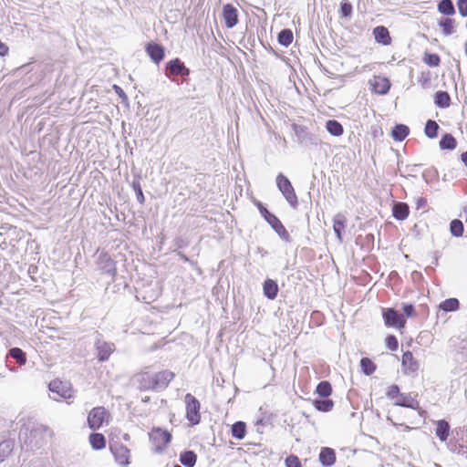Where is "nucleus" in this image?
I'll return each mask as SVG.
<instances>
[{
  "label": "nucleus",
  "instance_id": "nucleus-21",
  "mask_svg": "<svg viewBox=\"0 0 467 467\" xmlns=\"http://www.w3.org/2000/svg\"><path fill=\"white\" fill-rule=\"evenodd\" d=\"M402 367L405 369V372H415L419 365L417 361L414 359L411 352L407 351L402 355Z\"/></svg>",
  "mask_w": 467,
  "mask_h": 467
},
{
  "label": "nucleus",
  "instance_id": "nucleus-47",
  "mask_svg": "<svg viewBox=\"0 0 467 467\" xmlns=\"http://www.w3.org/2000/svg\"><path fill=\"white\" fill-rule=\"evenodd\" d=\"M285 465L286 467H302L298 457L296 455H289L286 457Z\"/></svg>",
  "mask_w": 467,
  "mask_h": 467
},
{
  "label": "nucleus",
  "instance_id": "nucleus-35",
  "mask_svg": "<svg viewBox=\"0 0 467 467\" xmlns=\"http://www.w3.org/2000/svg\"><path fill=\"white\" fill-rule=\"evenodd\" d=\"M440 13L447 16H451L455 13V8L451 0H441L438 5Z\"/></svg>",
  "mask_w": 467,
  "mask_h": 467
},
{
  "label": "nucleus",
  "instance_id": "nucleus-53",
  "mask_svg": "<svg viewBox=\"0 0 467 467\" xmlns=\"http://www.w3.org/2000/svg\"><path fill=\"white\" fill-rule=\"evenodd\" d=\"M123 440H125V441H130V435H129L128 433H125V434L123 435Z\"/></svg>",
  "mask_w": 467,
  "mask_h": 467
},
{
  "label": "nucleus",
  "instance_id": "nucleus-2",
  "mask_svg": "<svg viewBox=\"0 0 467 467\" xmlns=\"http://www.w3.org/2000/svg\"><path fill=\"white\" fill-rule=\"evenodd\" d=\"M258 209L260 211L261 215L265 218V220L272 226L275 232L282 238L284 241L288 242L290 239V235L281 221L273 213H271L262 203H258Z\"/></svg>",
  "mask_w": 467,
  "mask_h": 467
},
{
  "label": "nucleus",
  "instance_id": "nucleus-46",
  "mask_svg": "<svg viewBox=\"0 0 467 467\" xmlns=\"http://www.w3.org/2000/svg\"><path fill=\"white\" fill-rule=\"evenodd\" d=\"M132 186H133V189H134V191L136 192L137 201L140 204L144 203L145 198H144V195H143V192H142V190H141L140 182H134Z\"/></svg>",
  "mask_w": 467,
  "mask_h": 467
},
{
  "label": "nucleus",
  "instance_id": "nucleus-3",
  "mask_svg": "<svg viewBox=\"0 0 467 467\" xmlns=\"http://www.w3.org/2000/svg\"><path fill=\"white\" fill-rule=\"evenodd\" d=\"M276 185L287 202L291 206L296 207L297 205V197L290 181L285 175L279 173L276 177Z\"/></svg>",
  "mask_w": 467,
  "mask_h": 467
},
{
  "label": "nucleus",
  "instance_id": "nucleus-37",
  "mask_svg": "<svg viewBox=\"0 0 467 467\" xmlns=\"http://www.w3.org/2000/svg\"><path fill=\"white\" fill-rule=\"evenodd\" d=\"M439 125L436 121L429 119L426 122L424 132L430 139H434L438 136Z\"/></svg>",
  "mask_w": 467,
  "mask_h": 467
},
{
  "label": "nucleus",
  "instance_id": "nucleus-29",
  "mask_svg": "<svg viewBox=\"0 0 467 467\" xmlns=\"http://www.w3.org/2000/svg\"><path fill=\"white\" fill-rule=\"evenodd\" d=\"M8 357L14 358L19 366L26 363V355L19 348H12L8 351Z\"/></svg>",
  "mask_w": 467,
  "mask_h": 467
},
{
  "label": "nucleus",
  "instance_id": "nucleus-16",
  "mask_svg": "<svg viewBox=\"0 0 467 467\" xmlns=\"http://www.w3.org/2000/svg\"><path fill=\"white\" fill-rule=\"evenodd\" d=\"M372 90L379 95H385L390 88V82L387 78L375 77L371 82Z\"/></svg>",
  "mask_w": 467,
  "mask_h": 467
},
{
  "label": "nucleus",
  "instance_id": "nucleus-55",
  "mask_svg": "<svg viewBox=\"0 0 467 467\" xmlns=\"http://www.w3.org/2000/svg\"><path fill=\"white\" fill-rule=\"evenodd\" d=\"M9 369H10L11 371H14V372H15V371H16V369L15 368H10Z\"/></svg>",
  "mask_w": 467,
  "mask_h": 467
},
{
  "label": "nucleus",
  "instance_id": "nucleus-33",
  "mask_svg": "<svg viewBox=\"0 0 467 467\" xmlns=\"http://www.w3.org/2000/svg\"><path fill=\"white\" fill-rule=\"evenodd\" d=\"M439 307L445 312L456 311L460 307V302L457 298L451 297L442 301Z\"/></svg>",
  "mask_w": 467,
  "mask_h": 467
},
{
  "label": "nucleus",
  "instance_id": "nucleus-34",
  "mask_svg": "<svg viewBox=\"0 0 467 467\" xmlns=\"http://www.w3.org/2000/svg\"><path fill=\"white\" fill-rule=\"evenodd\" d=\"M246 433V426L243 421H237L232 426V435L234 438L242 440L244 438Z\"/></svg>",
  "mask_w": 467,
  "mask_h": 467
},
{
  "label": "nucleus",
  "instance_id": "nucleus-9",
  "mask_svg": "<svg viewBox=\"0 0 467 467\" xmlns=\"http://www.w3.org/2000/svg\"><path fill=\"white\" fill-rule=\"evenodd\" d=\"M98 267L104 273L112 277H115L117 270L114 260L107 254L101 253L98 257Z\"/></svg>",
  "mask_w": 467,
  "mask_h": 467
},
{
  "label": "nucleus",
  "instance_id": "nucleus-36",
  "mask_svg": "<svg viewBox=\"0 0 467 467\" xmlns=\"http://www.w3.org/2000/svg\"><path fill=\"white\" fill-rule=\"evenodd\" d=\"M313 403H314L315 408L317 410L323 411V412L330 411L333 409V406H334L333 400H331L329 399L315 400Z\"/></svg>",
  "mask_w": 467,
  "mask_h": 467
},
{
  "label": "nucleus",
  "instance_id": "nucleus-5",
  "mask_svg": "<svg viewBox=\"0 0 467 467\" xmlns=\"http://www.w3.org/2000/svg\"><path fill=\"white\" fill-rule=\"evenodd\" d=\"M186 403V418L192 424L196 425L201 420L200 415V402L199 400L190 393H187L184 397Z\"/></svg>",
  "mask_w": 467,
  "mask_h": 467
},
{
  "label": "nucleus",
  "instance_id": "nucleus-12",
  "mask_svg": "<svg viewBox=\"0 0 467 467\" xmlns=\"http://www.w3.org/2000/svg\"><path fill=\"white\" fill-rule=\"evenodd\" d=\"M109 448L115 457V460L119 464L127 465L130 463V450L126 446L119 442H115L111 443Z\"/></svg>",
  "mask_w": 467,
  "mask_h": 467
},
{
  "label": "nucleus",
  "instance_id": "nucleus-45",
  "mask_svg": "<svg viewBox=\"0 0 467 467\" xmlns=\"http://www.w3.org/2000/svg\"><path fill=\"white\" fill-rule=\"evenodd\" d=\"M386 346L389 349L394 351L398 349L399 343L398 339L395 336L389 335L386 337L385 340Z\"/></svg>",
  "mask_w": 467,
  "mask_h": 467
},
{
  "label": "nucleus",
  "instance_id": "nucleus-49",
  "mask_svg": "<svg viewBox=\"0 0 467 467\" xmlns=\"http://www.w3.org/2000/svg\"><path fill=\"white\" fill-rule=\"evenodd\" d=\"M403 312L407 317H412L415 314V309H414L413 305H411V304L404 305Z\"/></svg>",
  "mask_w": 467,
  "mask_h": 467
},
{
  "label": "nucleus",
  "instance_id": "nucleus-6",
  "mask_svg": "<svg viewBox=\"0 0 467 467\" xmlns=\"http://www.w3.org/2000/svg\"><path fill=\"white\" fill-rule=\"evenodd\" d=\"M150 439L155 447V451L161 452L171 440V434L161 428H156L150 433Z\"/></svg>",
  "mask_w": 467,
  "mask_h": 467
},
{
  "label": "nucleus",
  "instance_id": "nucleus-7",
  "mask_svg": "<svg viewBox=\"0 0 467 467\" xmlns=\"http://www.w3.org/2000/svg\"><path fill=\"white\" fill-rule=\"evenodd\" d=\"M165 75L173 80L172 77L181 76L187 77L190 75V69L185 67L180 58H174L167 62Z\"/></svg>",
  "mask_w": 467,
  "mask_h": 467
},
{
  "label": "nucleus",
  "instance_id": "nucleus-24",
  "mask_svg": "<svg viewBox=\"0 0 467 467\" xmlns=\"http://www.w3.org/2000/svg\"><path fill=\"white\" fill-rule=\"evenodd\" d=\"M450 425L445 420L437 421L436 435L441 441H445L449 436Z\"/></svg>",
  "mask_w": 467,
  "mask_h": 467
},
{
  "label": "nucleus",
  "instance_id": "nucleus-17",
  "mask_svg": "<svg viewBox=\"0 0 467 467\" xmlns=\"http://www.w3.org/2000/svg\"><path fill=\"white\" fill-rule=\"evenodd\" d=\"M146 52L156 64H159L164 57V48L159 44L149 43L146 46Z\"/></svg>",
  "mask_w": 467,
  "mask_h": 467
},
{
  "label": "nucleus",
  "instance_id": "nucleus-43",
  "mask_svg": "<svg viewBox=\"0 0 467 467\" xmlns=\"http://www.w3.org/2000/svg\"><path fill=\"white\" fill-rule=\"evenodd\" d=\"M340 14L343 17H349L352 14V5L348 0H342L340 3Z\"/></svg>",
  "mask_w": 467,
  "mask_h": 467
},
{
  "label": "nucleus",
  "instance_id": "nucleus-40",
  "mask_svg": "<svg viewBox=\"0 0 467 467\" xmlns=\"http://www.w3.org/2000/svg\"><path fill=\"white\" fill-rule=\"evenodd\" d=\"M360 367L363 373L367 376L372 375L376 370V365L368 358H361Z\"/></svg>",
  "mask_w": 467,
  "mask_h": 467
},
{
  "label": "nucleus",
  "instance_id": "nucleus-14",
  "mask_svg": "<svg viewBox=\"0 0 467 467\" xmlns=\"http://www.w3.org/2000/svg\"><path fill=\"white\" fill-rule=\"evenodd\" d=\"M318 458L324 467H331L337 460L335 450L329 447H322Z\"/></svg>",
  "mask_w": 467,
  "mask_h": 467
},
{
  "label": "nucleus",
  "instance_id": "nucleus-31",
  "mask_svg": "<svg viewBox=\"0 0 467 467\" xmlns=\"http://www.w3.org/2000/svg\"><path fill=\"white\" fill-rule=\"evenodd\" d=\"M457 146V141L455 138L449 133L443 135L440 140V147L442 150H454Z\"/></svg>",
  "mask_w": 467,
  "mask_h": 467
},
{
  "label": "nucleus",
  "instance_id": "nucleus-42",
  "mask_svg": "<svg viewBox=\"0 0 467 467\" xmlns=\"http://www.w3.org/2000/svg\"><path fill=\"white\" fill-rule=\"evenodd\" d=\"M400 390L398 385H390L386 390V397L389 400H395L400 395Z\"/></svg>",
  "mask_w": 467,
  "mask_h": 467
},
{
  "label": "nucleus",
  "instance_id": "nucleus-54",
  "mask_svg": "<svg viewBox=\"0 0 467 467\" xmlns=\"http://www.w3.org/2000/svg\"><path fill=\"white\" fill-rule=\"evenodd\" d=\"M464 49H465V54H466V57H467V41L465 42Z\"/></svg>",
  "mask_w": 467,
  "mask_h": 467
},
{
  "label": "nucleus",
  "instance_id": "nucleus-18",
  "mask_svg": "<svg viewBox=\"0 0 467 467\" xmlns=\"http://www.w3.org/2000/svg\"><path fill=\"white\" fill-rule=\"evenodd\" d=\"M373 36L376 40V42L383 45L388 46L391 43V37L389 36V32L387 27L383 26H376L373 29Z\"/></svg>",
  "mask_w": 467,
  "mask_h": 467
},
{
  "label": "nucleus",
  "instance_id": "nucleus-50",
  "mask_svg": "<svg viewBox=\"0 0 467 467\" xmlns=\"http://www.w3.org/2000/svg\"><path fill=\"white\" fill-rule=\"evenodd\" d=\"M8 47L0 40V56L5 57L8 53Z\"/></svg>",
  "mask_w": 467,
  "mask_h": 467
},
{
  "label": "nucleus",
  "instance_id": "nucleus-23",
  "mask_svg": "<svg viewBox=\"0 0 467 467\" xmlns=\"http://www.w3.org/2000/svg\"><path fill=\"white\" fill-rule=\"evenodd\" d=\"M392 213L397 220H404L409 215V206L404 202H396L393 205Z\"/></svg>",
  "mask_w": 467,
  "mask_h": 467
},
{
  "label": "nucleus",
  "instance_id": "nucleus-20",
  "mask_svg": "<svg viewBox=\"0 0 467 467\" xmlns=\"http://www.w3.org/2000/svg\"><path fill=\"white\" fill-rule=\"evenodd\" d=\"M346 222V217L342 213L336 214L333 219V230L340 242L342 241V232L345 230Z\"/></svg>",
  "mask_w": 467,
  "mask_h": 467
},
{
  "label": "nucleus",
  "instance_id": "nucleus-27",
  "mask_svg": "<svg viewBox=\"0 0 467 467\" xmlns=\"http://www.w3.org/2000/svg\"><path fill=\"white\" fill-rule=\"evenodd\" d=\"M14 449L12 440H5L0 442V464L8 457Z\"/></svg>",
  "mask_w": 467,
  "mask_h": 467
},
{
  "label": "nucleus",
  "instance_id": "nucleus-10",
  "mask_svg": "<svg viewBox=\"0 0 467 467\" xmlns=\"http://www.w3.org/2000/svg\"><path fill=\"white\" fill-rule=\"evenodd\" d=\"M95 348L97 350V357L100 362H104L109 359L110 355L115 350V345L113 343L106 342L101 338H97L95 341Z\"/></svg>",
  "mask_w": 467,
  "mask_h": 467
},
{
  "label": "nucleus",
  "instance_id": "nucleus-32",
  "mask_svg": "<svg viewBox=\"0 0 467 467\" xmlns=\"http://www.w3.org/2000/svg\"><path fill=\"white\" fill-rule=\"evenodd\" d=\"M439 26L442 28L444 36H448L455 32V23L451 18H443L440 20Z\"/></svg>",
  "mask_w": 467,
  "mask_h": 467
},
{
  "label": "nucleus",
  "instance_id": "nucleus-8",
  "mask_svg": "<svg viewBox=\"0 0 467 467\" xmlns=\"http://www.w3.org/2000/svg\"><path fill=\"white\" fill-rule=\"evenodd\" d=\"M383 318L387 327L402 328L406 324L405 317L394 308L383 309Z\"/></svg>",
  "mask_w": 467,
  "mask_h": 467
},
{
  "label": "nucleus",
  "instance_id": "nucleus-13",
  "mask_svg": "<svg viewBox=\"0 0 467 467\" xmlns=\"http://www.w3.org/2000/svg\"><path fill=\"white\" fill-rule=\"evenodd\" d=\"M393 405L412 410H419L420 408L419 401L410 393H400L399 398L394 400Z\"/></svg>",
  "mask_w": 467,
  "mask_h": 467
},
{
  "label": "nucleus",
  "instance_id": "nucleus-39",
  "mask_svg": "<svg viewBox=\"0 0 467 467\" xmlns=\"http://www.w3.org/2000/svg\"><path fill=\"white\" fill-rule=\"evenodd\" d=\"M293 41V33L290 29H283L278 34V42L284 47H288Z\"/></svg>",
  "mask_w": 467,
  "mask_h": 467
},
{
  "label": "nucleus",
  "instance_id": "nucleus-22",
  "mask_svg": "<svg viewBox=\"0 0 467 467\" xmlns=\"http://www.w3.org/2000/svg\"><path fill=\"white\" fill-rule=\"evenodd\" d=\"M434 103L441 109H446L450 107L451 97L448 92L439 90L434 95Z\"/></svg>",
  "mask_w": 467,
  "mask_h": 467
},
{
  "label": "nucleus",
  "instance_id": "nucleus-56",
  "mask_svg": "<svg viewBox=\"0 0 467 467\" xmlns=\"http://www.w3.org/2000/svg\"><path fill=\"white\" fill-rule=\"evenodd\" d=\"M173 467H182V466H180V465H175V466H173Z\"/></svg>",
  "mask_w": 467,
  "mask_h": 467
},
{
  "label": "nucleus",
  "instance_id": "nucleus-30",
  "mask_svg": "<svg viewBox=\"0 0 467 467\" xmlns=\"http://www.w3.org/2000/svg\"><path fill=\"white\" fill-rule=\"evenodd\" d=\"M327 130L333 136H340L343 134L344 129L343 126L335 119H329L326 123Z\"/></svg>",
  "mask_w": 467,
  "mask_h": 467
},
{
  "label": "nucleus",
  "instance_id": "nucleus-15",
  "mask_svg": "<svg viewBox=\"0 0 467 467\" xmlns=\"http://www.w3.org/2000/svg\"><path fill=\"white\" fill-rule=\"evenodd\" d=\"M223 18L226 27L233 28L238 22L237 9L230 4L225 5L223 6Z\"/></svg>",
  "mask_w": 467,
  "mask_h": 467
},
{
  "label": "nucleus",
  "instance_id": "nucleus-11",
  "mask_svg": "<svg viewBox=\"0 0 467 467\" xmlns=\"http://www.w3.org/2000/svg\"><path fill=\"white\" fill-rule=\"evenodd\" d=\"M106 410L103 407L93 408L88 416V425L92 430H99L105 420Z\"/></svg>",
  "mask_w": 467,
  "mask_h": 467
},
{
  "label": "nucleus",
  "instance_id": "nucleus-48",
  "mask_svg": "<svg viewBox=\"0 0 467 467\" xmlns=\"http://www.w3.org/2000/svg\"><path fill=\"white\" fill-rule=\"evenodd\" d=\"M457 6L462 16H467V0H458Z\"/></svg>",
  "mask_w": 467,
  "mask_h": 467
},
{
  "label": "nucleus",
  "instance_id": "nucleus-51",
  "mask_svg": "<svg viewBox=\"0 0 467 467\" xmlns=\"http://www.w3.org/2000/svg\"><path fill=\"white\" fill-rule=\"evenodd\" d=\"M114 89L116 90V93L122 99H127V96L125 94V92L123 91V89L121 88H119V86L117 85H114Z\"/></svg>",
  "mask_w": 467,
  "mask_h": 467
},
{
  "label": "nucleus",
  "instance_id": "nucleus-44",
  "mask_svg": "<svg viewBox=\"0 0 467 467\" xmlns=\"http://www.w3.org/2000/svg\"><path fill=\"white\" fill-rule=\"evenodd\" d=\"M423 60L430 67H438L441 62V58L437 54H426Z\"/></svg>",
  "mask_w": 467,
  "mask_h": 467
},
{
  "label": "nucleus",
  "instance_id": "nucleus-1",
  "mask_svg": "<svg viewBox=\"0 0 467 467\" xmlns=\"http://www.w3.org/2000/svg\"><path fill=\"white\" fill-rule=\"evenodd\" d=\"M174 376V373L169 370L161 371L153 376L145 374L142 376V381H149V383L141 384V388L154 390L164 389Z\"/></svg>",
  "mask_w": 467,
  "mask_h": 467
},
{
  "label": "nucleus",
  "instance_id": "nucleus-26",
  "mask_svg": "<svg viewBox=\"0 0 467 467\" xmlns=\"http://www.w3.org/2000/svg\"><path fill=\"white\" fill-rule=\"evenodd\" d=\"M89 442L94 450H102L106 446L104 435L99 432H94L89 435Z\"/></svg>",
  "mask_w": 467,
  "mask_h": 467
},
{
  "label": "nucleus",
  "instance_id": "nucleus-28",
  "mask_svg": "<svg viewBox=\"0 0 467 467\" xmlns=\"http://www.w3.org/2000/svg\"><path fill=\"white\" fill-rule=\"evenodd\" d=\"M197 456L192 451H185L180 455V462L186 467H193L196 463Z\"/></svg>",
  "mask_w": 467,
  "mask_h": 467
},
{
  "label": "nucleus",
  "instance_id": "nucleus-52",
  "mask_svg": "<svg viewBox=\"0 0 467 467\" xmlns=\"http://www.w3.org/2000/svg\"><path fill=\"white\" fill-rule=\"evenodd\" d=\"M461 158H462V162L467 167V150L462 154Z\"/></svg>",
  "mask_w": 467,
  "mask_h": 467
},
{
  "label": "nucleus",
  "instance_id": "nucleus-25",
  "mask_svg": "<svg viewBox=\"0 0 467 467\" xmlns=\"http://www.w3.org/2000/svg\"><path fill=\"white\" fill-rule=\"evenodd\" d=\"M410 133V129L404 124H397L392 130V138L397 141H402Z\"/></svg>",
  "mask_w": 467,
  "mask_h": 467
},
{
  "label": "nucleus",
  "instance_id": "nucleus-19",
  "mask_svg": "<svg viewBox=\"0 0 467 467\" xmlns=\"http://www.w3.org/2000/svg\"><path fill=\"white\" fill-rule=\"evenodd\" d=\"M264 295L270 300H274L278 294V285L273 279H266L263 285Z\"/></svg>",
  "mask_w": 467,
  "mask_h": 467
},
{
  "label": "nucleus",
  "instance_id": "nucleus-38",
  "mask_svg": "<svg viewBox=\"0 0 467 467\" xmlns=\"http://www.w3.org/2000/svg\"><path fill=\"white\" fill-rule=\"evenodd\" d=\"M316 392L320 397L327 398L328 396H330V394L332 392L331 384L327 380H323V381L319 382L317 386Z\"/></svg>",
  "mask_w": 467,
  "mask_h": 467
},
{
  "label": "nucleus",
  "instance_id": "nucleus-41",
  "mask_svg": "<svg viewBox=\"0 0 467 467\" xmlns=\"http://www.w3.org/2000/svg\"><path fill=\"white\" fill-rule=\"evenodd\" d=\"M463 223L458 219H454L450 223L451 234L455 237H461L463 234Z\"/></svg>",
  "mask_w": 467,
  "mask_h": 467
},
{
  "label": "nucleus",
  "instance_id": "nucleus-4",
  "mask_svg": "<svg viewBox=\"0 0 467 467\" xmlns=\"http://www.w3.org/2000/svg\"><path fill=\"white\" fill-rule=\"evenodd\" d=\"M48 389L50 392L57 394V397H52L55 400H58V399L68 400L73 397L71 384L67 381L54 379L48 384Z\"/></svg>",
  "mask_w": 467,
  "mask_h": 467
}]
</instances>
